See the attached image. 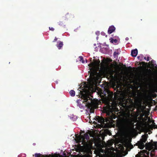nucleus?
<instances>
[{
  "label": "nucleus",
  "mask_w": 157,
  "mask_h": 157,
  "mask_svg": "<svg viewBox=\"0 0 157 157\" xmlns=\"http://www.w3.org/2000/svg\"><path fill=\"white\" fill-rule=\"evenodd\" d=\"M100 61L95 62H91L88 64L90 70L88 71L90 74V81L88 83H85L83 87H81L78 89L79 97L81 98L79 101L78 100V106L80 108L84 109L87 108L90 111L94 102L90 97L91 94L94 91V82L98 80L100 77V73L105 69V67L101 66Z\"/></svg>",
  "instance_id": "1"
},
{
  "label": "nucleus",
  "mask_w": 157,
  "mask_h": 157,
  "mask_svg": "<svg viewBox=\"0 0 157 157\" xmlns=\"http://www.w3.org/2000/svg\"><path fill=\"white\" fill-rule=\"evenodd\" d=\"M147 137L148 134H147L142 135V139L136 144L138 148L142 149L145 147L146 149L139 152L138 154L136 155V157H146V154L148 155L150 151H151V152L157 150V141L152 142L151 143H146Z\"/></svg>",
  "instance_id": "2"
},
{
  "label": "nucleus",
  "mask_w": 157,
  "mask_h": 157,
  "mask_svg": "<svg viewBox=\"0 0 157 157\" xmlns=\"http://www.w3.org/2000/svg\"><path fill=\"white\" fill-rule=\"evenodd\" d=\"M76 140L80 144H82L83 146H86L88 144L89 136L86 134H84L83 136H76Z\"/></svg>",
  "instance_id": "3"
},
{
  "label": "nucleus",
  "mask_w": 157,
  "mask_h": 157,
  "mask_svg": "<svg viewBox=\"0 0 157 157\" xmlns=\"http://www.w3.org/2000/svg\"><path fill=\"white\" fill-rule=\"evenodd\" d=\"M133 121L134 120L132 117L128 114L124 120L123 125L124 128L127 129L130 128L133 125Z\"/></svg>",
  "instance_id": "4"
},
{
  "label": "nucleus",
  "mask_w": 157,
  "mask_h": 157,
  "mask_svg": "<svg viewBox=\"0 0 157 157\" xmlns=\"http://www.w3.org/2000/svg\"><path fill=\"white\" fill-rule=\"evenodd\" d=\"M150 86L152 90L157 92V77L156 81L152 82L150 83Z\"/></svg>",
  "instance_id": "5"
},
{
  "label": "nucleus",
  "mask_w": 157,
  "mask_h": 157,
  "mask_svg": "<svg viewBox=\"0 0 157 157\" xmlns=\"http://www.w3.org/2000/svg\"><path fill=\"white\" fill-rule=\"evenodd\" d=\"M34 155L35 157H55L53 155H42L40 153H36Z\"/></svg>",
  "instance_id": "6"
},
{
  "label": "nucleus",
  "mask_w": 157,
  "mask_h": 157,
  "mask_svg": "<svg viewBox=\"0 0 157 157\" xmlns=\"http://www.w3.org/2000/svg\"><path fill=\"white\" fill-rule=\"evenodd\" d=\"M115 28L113 25L110 26L108 30V33L109 34H110L114 31L115 30Z\"/></svg>",
  "instance_id": "7"
},
{
  "label": "nucleus",
  "mask_w": 157,
  "mask_h": 157,
  "mask_svg": "<svg viewBox=\"0 0 157 157\" xmlns=\"http://www.w3.org/2000/svg\"><path fill=\"white\" fill-rule=\"evenodd\" d=\"M138 53V51L136 49L132 50L131 51V55L133 57H136Z\"/></svg>",
  "instance_id": "8"
},
{
  "label": "nucleus",
  "mask_w": 157,
  "mask_h": 157,
  "mask_svg": "<svg viewBox=\"0 0 157 157\" xmlns=\"http://www.w3.org/2000/svg\"><path fill=\"white\" fill-rule=\"evenodd\" d=\"M63 45V44L62 42L58 41L57 42V44H56V46L58 49H60L62 47Z\"/></svg>",
  "instance_id": "9"
},
{
  "label": "nucleus",
  "mask_w": 157,
  "mask_h": 157,
  "mask_svg": "<svg viewBox=\"0 0 157 157\" xmlns=\"http://www.w3.org/2000/svg\"><path fill=\"white\" fill-rule=\"evenodd\" d=\"M108 96L110 99H113V93L111 92H108Z\"/></svg>",
  "instance_id": "10"
},
{
  "label": "nucleus",
  "mask_w": 157,
  "mask_h": 157,
  "mask_svg": "<svg viewBox=\"0 0 157 157\" xmlns=\"http://www.w3.org/2000/svg\"><path fill=\"white\" fill-rule=\"evenodd\" d=\"M120 51L119 50H117L115 51L113 53V56L115 57H117L118 55L119 54Z\"/></svg>",
  "instance_id": "11"
},
{
  "label": "nucleus",
  "mask_w": 157,
  "mask_h": 157,
  "mask_svg": "<svg viewBox=\"0 0 157 157\" xmlns=\"http://www.w3.org/2000/svg\"><path fill=\"white\" fill-rule=\"evenodd\" d=\"M98 122L101 124H103L104 122V119L103 118L98 117Z\"/></svg>",
  "instance_id": "12"
},
{
  "label": "nucleus",
  "mask_w": 157,
  "mask_h": 157,
  "mask_svg": "<svg viewBox=\"0 0 157 157\" xmlns=\"http://www.w3.org/2000/svg\"><path fill=\"white\" fill-rule=\"evenodd\" d=\"M69 117L70 119L73 121L76 120L77 118V117L74 115H70V116H69Z\"/></svg>",
  "instance_id": "13"
},
{
  "label": "nucleus",
  "mask_w": 157,
  "mask_h": 157,
  "mask_svg": "<svg viewBox=\"0 0 157 157\" xmlns=\"http://www.w3.org/2000/svg\"><path fill=\"white\" fill-rule=\"evenodd\" d=\"M70 94L71 96L73 97L75 95V92L74 90H72L70 91Z\"/></svg>",
  "instance_id": "14"
},
{
  "label": "nucleus",
  "mask_w": 157,
  "mask_h": 157,
  "mask_svg": "<svg viewBox=\"0 0 157 157\" xmlns=\"http://www.w3.org/2000/svg\"><path fill=\"white\" fill-rule=\"evenodd\" d=\"M117 40L116 39H112L111 40H110V42L112 43H117Z\"/></svg>",
  "instance_id": "15"
},
{
  "label": "nucleus",
  "mask_w": 157,
  "mask_h": 157,
  "mask_svg": "<svg viewBox=\"0 0 157 157\" xmlns=\"http://www.w3.org/2000/svg\"><path fill=\"white\" fill-rule=\"evenodd\" d=\"M79 58L80 59V61H82V63H85V61L83 60V57L82 56H80L79 57Z\"/></svg>",
  "instance_id": "16"
},
{
  "label": "nucleus",
  "mask_w": 157,
  "mask_h": 157,
  "mask_svg": "<svg viewBox=\"0 0 157 157\" xmlns=\"http://www.w3.org/2000/svg\"><path fill=\"white\" fill-rule=\"evenodd\" d=\"M59 25L60 26H62L63 25V23L62 21H59L58 22Z\"/></svg>",
  "instance_id": "17"
},
{
  "label": "nucleus",
  "mask_w": 157,
  "mask_h": 157,
  "mask_svg": "<svg viewBox=\"0 0 157 157\" xmlns=\"http://www.w3.org/2000/svg\"><path fill=\"white\" fill-rule=\"evenodd\" d=\"M49 29L50 30H52V31H53L54 30V29L52 27H49Z\"/></svg>",
  "instance_id": "18"
},
{
  "label": "nucleus",
  "mask_w": 157,
  "mask_h": 157,
  "mask_svg": "<svg viewBox=\"0 0 157 157\" xmlns=\"http://www.w3.org/2000/svg\"><path fill=\"white\" fill-rule=\"evenodd\" d=\"M95 33L97 35H98L100 33L99 32H96Z\"/></svg>",
  "instance_id": "19"
},
{
  "label": "nucleus",
  "mask_w": 157,
  "mask_h": 157,
  "mask_svg": "<svg viewBox=\"0 0 157 157\" xmlns=\"http://www.w3.org/2000/svg\"><path fill=\"white\" fill-rule=\"evenodd\" d=\"M101 34L102 35H105V33H104V32H102L101 33Z\"/></svg>",
  "instance_id": "20"
},
{
  "label": "nucleus",
  "mask_w": 157,
  "mask_h": 157,
  "mask_svg": "<svg viewBox=\"0 0 157 157\" xmlns=\"http://www.w3.org/2000/svg\"><path fill=\"white\" fill-rule=\"evenodd\" d=\"M57 38H56V37H55L54 41H53V42H55L56 41V40H57Z\"/></svg>",
  "instance_id": "21"
},
{
  "label": "nucleus",
  "mask_w": 157,
  "mask_h": 157,
  "mask_svg": "<svg viewBox=\"0 0 157 157\" xmlns=\"http://www.w3.org/2000/svg\"><path fill=\"white\" fill-rule=\"evenodd\" d=\"M147 60L148 61L149 60V57H147Z\"/></svg>",
  "instance_id": "22"
},
{
  "label": "nucleus",
  "mask_w": 157,
  "mask_h": 157,
  "mask_svg": "<svg viewBox=\"0 0 157 157\" xmlns=\"http://www.w3.org/2000/svg\"><path fill=\"white\" fill-rule=\"evenodd\" d=\"M140 106H142V101H140Z\"/></svg>",
  "instance_id": "23"
},
{
  "label": "nucleus",
  "mask_w": 157,
  "mask_h": 157,
  "mask_svg": "<svg viewBox=\"0 0 157 157\" xmlns=\"http://www.w3.org/2000/svg\"><path fill=\"white\" fill-rule=\"evenodd\" d=\"M128 39H129V38L128 37H126L125 38V40H128Z\"/></svg>",
  "instance_id": "24"
},
{
  "label": "nucleus",
  "mask_w": 157,
  "mask_h": 157,
  "mask_svg": "<svg viewBox=\"0 0 157 157\" xmlns=\"http://www.w3.org/2000/svg\"><path fill=\"white\" fill-rule=\"evenodd\" d=\"M144 59H147V58H146V57H144Z\"/></svg>",
  "instance_id": "25"
},
{
  "label": "nucleus",
  "mask_w": 157,
  "mask_h": 157,
  "mask_svg": "<svg viewBox=\"0 0 157 157\" xmlns=\"http://www.w3.org/2000/svg\"><path fill=\"white\" fill-rule=\"evenodd\" d=\"M122 148H121V150H122Z\"/></svg>",
  "instance_id": "26"
}]
</instances>
